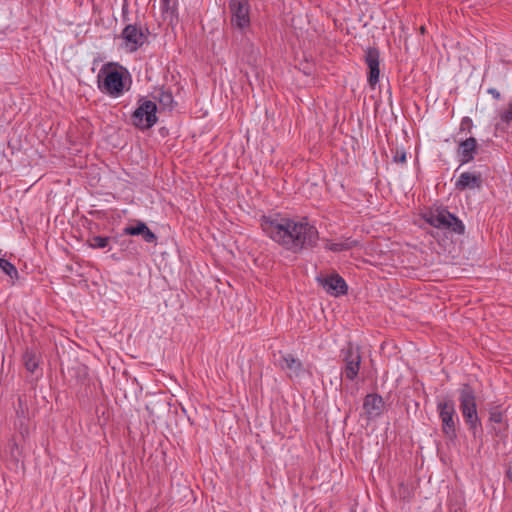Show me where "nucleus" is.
Returning a JSON list of instances; mask_svg holds the SVG:
<instances>
[{"mask_svg":"<svg viewBox=\"0 0 512 512\" xmlns=\"http://www.w3.org/2000/svg\"><path fill=\"white\" fill-rule=\"evenodd\" d=\"M261 228L264 233L283 249L300 254L318 245L319 231L306 217L299 220L275 216H262Z\"/></svg>","mask_w":512,"mask_h":512,"instance_id":"f257e3e1","label":"nucleus"},{"mask_svg":"<svg viewBox=\"0 0 512 512\" xmlns=\"http://www.w3.org/2000/svg\"><path fill=\"white\" fill-rule=\"evenodd\" d=\"M99 90L113 98L130 90L132 79L128 70L117 63L104 64L97 76Z\"/></svg>","mask_w":512,"mask_h":512,"instance_id":"f03ea898","label":"nucleus"},{"mask_svg":"<svg viewBox=\"0 0 512 512\" xmlns=\"http://www.w3.org/2000/svg\"><path fill=\"white\" fill-rule=\"evenodd\" d=\"M459 408L469 430L476 435L482 428L481 420L477 413L476 395L469 384H463L459 389Z\"/></svg>","mask_w":512,"mask_h":512,"instance_id":"7ed1b4c3","label":"nucleus"},{"mask_svg":"<svg viewBox=\"0 0 512 512\" xmlns=\"http://www.w3.org/2000/svg\"><path fill=\"white\" fill-rule=\"evenodd\" d=\"M424 219L431 226L439 229H446L458 235H462L465 232L463 222L445 208L438 207L430 210L424 215Z\"/></svg>","mask_w":512,"mask_h":512,"instance_id":"20e7f679","label":"nucleus"},{"mask_svg":"<svg viewBox=\"0 0 512 512\" xmlns=\"http://www.w3.org/2000/svg\"><path fill=\"white\" fill-rule=\"evenodd\" d=\"M437 411L441 420V430L444 436L451 441L457 438V424L459 418L452 399L446 398L437 403Z\"/></svg>","mask_w":512,"mask_h":512,"instance_id":"39448f33","label":"nucleus"},{"mask_svg":"<svg viewBox=\"0 0 512 512\" xmlns=\"http://www.w3.org/2000/svg\"><path fill=\"white\" fill-rule=\"evenodd\" d=\"M158 122L155 101L146 98L138 100V107L131 115V123L139 130H148Z\"/></svg>","mask_w":512,"mask_h":512,"instance_id":"423d86ee","label":"nucleus"},{"mask_svg":"<svg viewBox=\"0 0 512 512\" xmlns=\"http://www.w3.org/2000/svg\"><path fill=\"white\" fill-rule=\"evenodd\" d=\"M123 235H130V236H141L143 240L147 243H153L156 244L157 242V236L156 234L150 230V228L147 226V224L141 220H133V223L126 226L123 230L120 236L113 237V241L115 243H118L123 251L128 250L131 246H134L133 240H122L120 241L119 238Z\"/></svg>","mask_w":512,"mask_h":512,"instance_id":"0eeeda50","label":"nucleus"},{"mask_svg":"<svg viewBox=\"0 0 512 512\" xmlns=\"http://www.w3.org/2000/svg\"><path fill=\"white\" fill-rule=\"evenodd\" d=\"M340 357L343 362V377L349 381H354L358 377L362 360L359 347L348 342L347 345L341 349Z\"/></svg>","mask_w":512,"mask_h":512,"instance_id":"6e6552de","label":"nucleus"},{"mask_svg":"<svg viewBox=\"0 0 512 512\" xmlns=\"http://www.w3.org/2000/svg\"><path fill=\"white\" fill-rule=\"evenodd\" d=\"M229 12L231 25L244 31L250 27V3L249 0H229Z\"/></svg>","mask_w":512,"mask_h":512,"instance_id":"1a4fd4ad","label":"nucleus"},{"mask_svg":"<svg viewBox=\"0 0 512 512\" xmlns=\"http://www.w3.org/2000/svg\"><path fill=\"white\" fill-rule=\"evenodd\" d=\"M316 280L325 292L331 296L339 297L347 294L348 286L346 281L336 272L325 276L320 275Z\"/></svg>","mask_w":512,"mask_h":512,"instance_id":"9d476101","label":"nucleus"},{"mask_svg":"<svg viewBox=\"0 0 512 512\" xmlns=\"http://www.w3.org/2000/svg\"><path fill=\"white\" fill-rule=\"evenodd\" d=\"M121 36L125 40L126 46L131 52H134L141 47L147 39V36L143 31L136 25L132 24L127 25L123 29Z\"/></svg>","mask_w":512,"mask_h":512,"instance_id":"9b49d317","label":"nucleus"},{"mask_svg":"<svg viewBox=\"0 0 512 512\" xmlns=\"http://www.w3.org/2000/svg\"><path fill=\"white\" fill-rule=\"evenodd\" d=\"M489 422L493 424L492 432L496 437L505 438L507 436V418L505 412L499 406L489 409Z\"/></svg>","mask_w":512,"mask_h":512,"instance_id":"f8f14e48","label":"nucleus"},{"mask_svg":"<svg viewBox=\"0 0 512 512\" xmlns=\"http://www.w3.org/2000/svg\"><path fill=\"white\" fill-rule=\"evenodd\" d=\"M365 62L368 66V83L374 88L379 81V51L376 48H368L365 54Z\"/></svg>","mask_w":512,"mask_h":512,"instance_id":"ddd939ff","label":"nucleus"},{"mask_svg":"<svg viewBox=\"0 0 512 512\" xmlns=\"http://www.w3.org/2000/svg\"><path fill=\"white\" fill-rule=\"evenodd\" d=\"M478 143L474 137H469L460 141L458 148V156L460 164L464 165L472 161L477 154Z\"/></svg>","mask_w":512,"mask_h":512,"instance_id":"4468645a","label":"nucleus"},{"mask_svg":"<svg viewBox=\"0 0 512 512\" xmlns=\"http://www.w3.org/2000/svg\"><path fill=\"white\" fill-rule=\"evenodd\" d=\"M482 176L481 173H462L457 181L455 182V188L459 191L466 189H480L482 187Z\"/></svg>","mask_w":512,"mask_h":512,"instance_id":"2eb2a0df","label":"nucleus"},{"mask_svg":"<svg viewBox=\"0 0 512 512\" xmlns=\"http://www.w3.org/2000/svg\"><path fill=\"white\" fill-rule=\"evenodd\" d=\"M280 367L288 371L290 378L300 377L304 373L303 363L292 354H285L281 358Z\"/></svg>","mask_w":512,"mask_h":512,"instance_id":"dca6fc26","label":"nucleus"},{"mask_svg":"<svg viewBox=\"0 0 512 512\" xmlns=\"http://www.w3.org/2000/svg\"><path fill=\"white\" fill-rule=\"evenodd\" d=\"M384 402L378 394H368L364 398L363 409L370 416H377L381 413Z\"/></svg>","mask_w":512,"mask_h":512,"instance_id":"f3484780","label":"nucleus"},{"mask_svg":"<svg viewBox=\"0 0 512 512\" xmlns=\"http://www.w3.org/2000/svg\"><path fill=\"white\" fill-rule=\"evenodd\" d=\"M177 6L178 0H161L160 8L162 18L172 24L174 20L178 19Z\"/></svg>","mask_w":512,"mask_h":512,"instance_id":"a211bd4d","label":"nucleus"},{"mask_svg":"<svg viewBox=\"0 0 512 512\" xmlns=\"http://www.w3.org/2000/svg\"><path fill=\"white\" fill-rule=\"evenodd\" d=\"M2 273L8 277L7 283L10 286L21 284L23 278L20 276L17 268L4 258H2Z\"/></svg>","mask_w":512,"mask_h":512,"instance_id":"6ab92c4d","label":"nucleus"},{"mask_svg":"<svg viewBox=\"0 0 512 512\" xmlns=\"http://www.w3.org/2000/svg\"><path fill=\"white\" fill-rule=\"evenodd\" d=\"M153 99L158 101L162 109L172 110L174 104V98L170 91L159 89L154 92Z\"/></svg>","mask_w":512,"mask_h":512,"instance_id":"aec40b11","label":"nucleus"},{"mask_svg":"<svg viewBox=\"0 0 512 512\" xmlns=\"http://www.w3.org/2000/svg\"><path fill=\"white\" fill-rule=\"evenodd\" d=\"M325 249L330 250L332 252H342V251H348L358 245V242L356 240L346 239L341 242H330L326 241Z\"/></svg>","mask_w":512,"mask_h":512,"instance_id":"412c9836","label":"nucleus"},{"mask_svg":"<svg viewBox=\"0 0 512 512\" xmlns=\"http://www.w3.org/2000/svg\"><path fill=\"white\" fill-rule=\"evenodd\" d=\"M23 362L27 371L35 374L39 369V356L36 352L27 350L23 355Z\"/></svg>","mask_w":512,"mask_h":512,"instance_id":"4be33fe9","label":"nucleus"},{"mask_svg":"<svg viewBox=\"0 0 512 512\" xmlns=\"http://www.w3.org/2000/svg\"><path fill=\"white\" fill-rule=\"evenodd\" d=\"M111 238L106 236H93L88 240L89 246L93 249H102L108 246Z\"/></svg>","mask_w":512,"mask_h":512,"instance_id":"5701e85b","label":"nucleus"},{"mask_svg":"<svg viewBox=\"0 0 512 512\" xmlns=\"http://www.w3.org/2000/svg\"><path fill=\"white\" fill-rule=\"evenodd\" d=\"M499 117L503 123L510 124L512 122V101L499 113Z\"/></svg>","mask_w":512,"mask_h":512,"instance_id":"b1692460","label":"nucleus"},{"mask_svg":"<svg viewBox=\"0 0 512 512\" xmlns=\"http://www.w3.org/2000/svg\"><path fill=\"white\" fill-rule=\"evenodd\" d=\"M472 127H473V122H472L471 118H469V117L462 118L461 123H460V131L461 132L466 131V132L470 133L472 130Z\"/></svg>","mask_w":512,"mask_h":512,"instance_id":"393cba45","label":"nucleus"},{"mask_svg":"<svg viewBox=\"0 0 512 512\" xmlns=\"http://www.w3.org/2000/svg\"><path fill=\"white\" fill-rule=\"evenodd\" d=\"M393 161L395 163H405L406 162V152L401 150H397L395 155L393 156Z\"/></svg>","mask_w":512,"mask_h":512,"instance_id":"a878e982","label":"nucleus"},{"mask_svg":"<svg viewBox=\"0 0 512 512\" xmlns=\"http://www.w3.org/2000/svg\"><path fill=\"white\" fill-rule=\"evenodd\" d=\"M487 92H488V93H489V94H490L494 99H496V100H500V99H501V94H500V92H499L497 89H495V88H489V89L487 90Z\"/></svg>","mask_w":512,"mask_h":512,"instance_id":"bb28decb","label":"nucleus"},{"mask_svg":"<svg viewBox=\"0 0 512 512\" xmlns=\"http://www.w3.org/2000/svg\"><path fill=\"white\" fill-rule=\"evenodd\" d=\"M506 475L507 478L512 482V463L509 464Z\"/></svg>","mask_w":512,"mask_h":512,"instance_id":"cd10ccee","label":"nucleus"},{"mask_svg":"<svg viewBox=\"0 0 512 512\" xmlns=\"http://www.w3.org/2000/svg\"><path fill=\"white\" fill-rule=\"evenodd\" d=\"M420 31H421V33L423 34V33L425 32V27H424V26H421Z\"/></svg>","mask_w":512,"mask_h":512,"instance_id":"c85d7f7f","label":"nucleus"}]
</instances>
